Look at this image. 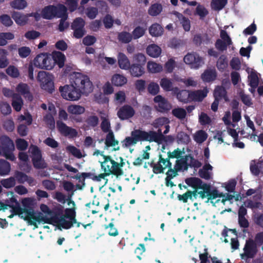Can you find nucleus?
Instances as JSON below:
<instances>
[{"mask_svg":"<svg viewBox=\"0 0 263 263\" xmlns=\"http://www.w3.org/2000/svg\"><path fill=\"white\" fill-rule=\"evenodd\" d=\"M93 87L89 78L81 73L71 76L70 84L60 86L59 91L62 97L69 101H77L82 94L88 95L93 91Z\"/></svg>","mask_w":263,"mask_h":263,"instance_id":"f257e3e1","label":"nucleus"},{"mask_svg":"<svg viewBox=\"0 0 263 263\" xmlns=\"http://www.w3.org/2000/svg\"><path fill=\"white\" fill-rule=\"evenodd\" d=\"M9 207L12 208V212L14 215H20L23 213H25L27 214V217L24 218L25 220H27L28 218L32 219L33 220V221H29V222L31 225H33L36 227V223L35 222L36 221H37L39 222L41 221H43L44 223H51V219L41 216V213H40L39 215L36 216L35 215L34 212L32 208H30V209H27L26 208L23 209L20 206L19 204H17L15 206L9 204Z\"/></svg>","mask_w":263,"mask_h":263,"instance_id":"f03ea898","label":"nucleus"},{"mask_svg":"<svg viewBox=\"0 0 263 263\" xmlns=\"http://www.w3.org/2000/svg\"><path fill=\"white\" fill-rule=\"evenodd\" d=\"M14 149V144L13 141L7 136H1L0 155H2L6 159L13 161L15 157L13 153Z\"/></svg>","mask_w":263,"mask_h":263,"instance_id":"7ed1b4c3","label":"nucleus"},{"mask_svg":"<svg viewBox=\"0 0 263 263\" xmlns=\"http://www.w3.org/2000/svg\"><path fill=\"white\" fill-rule=\"evenodd\" d=\"M134 63L130 65L129 68L133 77H140L145 72L144 66L146 59L144 54L139 53L134 57Z\"/></svg>","mask_w":263,"mask_h":263,"instance_id":"20e7f679","label":"nucleus"},{"mask_svg":"<svg viewBox=\"0 0 263 263\" xmlns=\"http://www.w3.org/2000/svg\"><path fill=\"white\" fill-rule=\"evenodd\" d=\"M36 79L40 83L42 89L50 93L54 91V76L52 74L45 71H40L37 74Z\"/></svg>","mask_w":263,"mask_h":263,"instance_id":"39448f33","label":"nucleus"},{"mask_svg":"<svg viewBox=\"0 0 263 263\" xmlns=\"http://www.w3.org/2000/svg\"><path fill=\"white\" fill-rule=\"evenodd\" d=\"M29 152L31 155L32 164L35 168L43 169L47 167V163L42 157L41 150L37 146L31 144Z\"/></svg>","mask_w":263,"mask_h":263,"instance_id":"423d86ee","label":"nucleus"},{"mask_svg":"<svg viewBox=\"0 0 263 263\" xmlns=\"http://www.w3.org/2000/svg\"><path fill=\"white\" fill-rule=\"evenodd\" d=\"M67 8L63 5L57 6H48L42 11V16H67Z\"/></svg>","mask_w":263,"mask_h":263,"instance_id":"0eeeda50","label":"nucleus"},{"mask_svg":"<svg viewBox=\"0 0 263 263\" xmlns=\"http://www.w3.org/2000/svg\"><path fill=\"white\" fill-rule=\"evenodd\" d=\"M85 22L82 17H76L71 24L73 30V36L77 39H81L86 34Z\"/></svg>","mask_w":263,"mask_h":263,"instance_id":"6e6552de","label":"nucleus"},{"mask_svg":"<svg viewBox=\"0 0 263 263\" xmlns=\"http://www.w3.org/2000/svg\"><path fill=\"white\" fill-rule=\"evenodd\" d=\"M101 156L105 159V162H109L110 164L112 165V169L111 170L114 175L118 177L123 174V171L122 167L124 166L125 162L122 157H120V161L118 163L112 159L110 156H106L104 154H101Z\"/></svg>","mask_w":263,"mask_h":263,"instance_id":"1a4fd4ad","label":"nucleus"},{"mask_svg":"<svg viewBox=\"0 0 263 263\" xmlns=\"http://www.w3.org/2000/svg\"><path fill=\"white\" fill-rule=\"evenodd\" d=\"M57 128L60 133L65 137L74 138L78 136V133L76 129L68 126L61 121L58 120L57 121Z\"/></svg>","mask_w":263,"mask_h":263,"instance_id":"9d476101","label":"nucleus"},{"mask_svg":"<svg viewBox=\"0 0 263 263\" xmlns=\"http://www.w3.org/2000/svg\"><path fill=\"white\" fill-rule=\"evenodd\" d=\"M185 64L190 65L192 68L195 69L199 68L203 64V60L201 57L196 53H189L183 58Z\"/></svg>","mask_w":263,"mask_h":263,"instance_id":"9b49d317","label":"nucleus"},{"mask_svg":"<svg viewBox=\"0 0 263 263\" xmlns=\"http://www.w3.org/2000/svg\"><path fill=\"white\" fill-rule=\"evenodd\" d=\"M154 101L157 104L156 106L157 110L161 112H166L171 108V105L168 101L161 95L156 96Z\"/></svg>","mask_w":263,"mask_h":263,"instance_id":"f8f14e48","label":"nucleus"},{"mask_svg":"<svg viewBox=\"0 0 263 263\" xmlns=\"http://www.w3.org/2000/svg\"><path fill=\"white\" fill-rule=\"evenodd\" d=\"M135 114L133 107L129 105H124L120 108L117 112L119 118L121 120H125L132 118Z\"/></svg>","mask_w":263,"mask_h":263,"instance_id":"ddd939ff","label":"nucleus"},{"mask_svg":"<svg viewBox=\"0 0 263 263\" xmlns=\"http://www.w3.org/2000/svg\"><path fill=\"white\" fill-rule=\"evenodd\" d=\"M243 250L244 255L248 258H253L257 252L256 245L252 239L246 241Z\"/></svg>","mask_w":263,"mask_h":263,"instance_id":"4468645a","label":"nucleus"},{"mask_svg":"<svg viewBox=\"0 0 263 263\" xmlns=\"http://www.w3.org/2000/svg\"><path fill=\"white\" fill-rule=\"evenodd\" d=\"M149 135V131L147 132L139 129H134L131 132V136L134 137L136 143L139 141H149L151 142Z\"/></svg>","mask_w":263,"mask_h":263,"instance_id":"2eb2a0df","label":"nucleus"},{"mask_svg":"<svg viewBox=\"0 0 263 263\" xmlns=\"http://www.w3.org/2000/svg\"><path fill=\"white\" fill-rule=\"evenodd\" d=\"M214 99L219 101H224L227 102L229 101L227 95V91L222 86H217L215 87L213 92Z\"/></svg>","mask_w":263,"mask_h":263,"instance_id":"dca6fc26","label":"nucleus"},{"mask_svg":"<svg viewBox=\"0 0 263 263\" xmlns=\"http://www.w3.org/2000/svg\"><path fill=\"white\" fill-rule=\"evenodd\" d=\"M208 90L206 87L203 89L191 91V101H202L206 96Z\"/></svg>","mask_w":263,"mask_h":263,"instance_id":"f3484780","label":"nucleus"},{"mask_svg":"<svg viewBox=\"0 0 263 263\" xmlns=\"http://www.w3.org/2000/svg\"><path fill=\"white\" fill-rule=\"evenodd\" d=\"M217 72L215 69H207L201 75V79L205 83L214 81L217 77Z\"/></svg>","mask_w":263,"mask_h":263,"instance_id":"a211bd4d","label":"nucleus"},{"mask_svg":"<svg viewBox=\"0 0 263 263\" xmlns=\"http://www.w3.org/2000/svg\"><path fill=\"white\" fill-rule=\"evenodd\" d=\"M48 54L47 53H41L36 56L33 60V64L35 67L40 69L45 67V63L47 60Z\"/></svg>","mask_w":263,"mask_h":263,"instance_id":"6ab92c4d","label":"nucleus"},{"mask_svg":"<svg viewBox=\"0 0 263 263\" xmlns=\"http://www.w3.org/2000/svg\"><path fill=\"white\" fill-rule=\"evenodd\" d=\"M118 63L119 67L124 70H128L130 68V62L127 56L121 52L118 55Z\"/></svg>","mask_w":263,"mask_h":263,"instance_id":"aec40b11","label":"nucleus"},{"mask_svg":"<svg viewBox=\"0 0 263 263\" xmlns=\"http://www.w3.org/2000/svg\"><path fill=\"white\" fill-rule=\"evenodd\" d=\"M105 163H106V162H105V159H104V161L101 162V166L104 173L98 175H95V176L93 177V180L100 181L101 179H104L105 177L108 176L111 174L113 175L112 172L110 169H109L108 166H107V167L105 166Z\"/></svg>","mask_w":263,"mask_h":263,"instance_id":"412c9836","label":"nucleus"},{"mask_svg":"<svg viewBox=\"0 0 263 263\" xmlns=\"http://www.w3.org/2000/svg\"><path fill=\"white\" fill-rule=\"evenodd\" d=\"M149 134L151 142L160 143L165 140V136L160 128H159L157 132L150 130Z\"/></svg>","mask_w":263,"mask_h":263,"instance_id":"4be33fe9","label":"nucleus"},{"mask_svg":"<svg viewBox=\"0 0 263 263\" xmlns=\"http://www.w3.org/2000/svg\"><path fill=\"white\" fill-rule=\"evenodd\" d=\"M16 90L24 97L27 98L29 101L32 100V96L30 92L29 87L25 83H20L16 87Z\"/></svg>","mask_w":263,"mask_h":263,"instance_id":"5701e85b","label":"nucleus"},{"mask_svg":"<svg viewBox=\"0 0 263 263\" xmlns=\"http://www.w3.org/2000/svg\"><path fill=\"white\" fill-rule=\"evenodd\" d=\"M147 54L151 57L157 58L161 53V49L155 44H151L146 48Z\"/></svg>","mask_w":263,"mask_h":263,"instance_id":"b1692460","label":"nucleus"},{"mask_svg":"<svg viewBox=\"0 0 263 263\" xmlns=\"http://www.w3.org/2000/svg\"><path fill=\"white\" fill-rule=\"evenodd\" d=\"M111 81L115 86H122L127 83V79L123 75L115 74L112 76Z\"/></svg>","mask_w":263,"mask_h":263,"instance_id":"393cba45","label":"nucleus"},{"mask_svg":"<svg viewBox=\"0 0 263 263\" xmlns=\"http://www.w3.org/2000/svg\"><path fill=\"white\" fill-rule=\"evenodd\" d=\"M191 91L187 90H180L177 93V99L183 103H188L191 102Z\"/></svg>","mask_w":263,"mask_h":263,"instance_id":"a878e982","label":"nucleus"},{"mask_svg":"<svg viewBox=\"0 0 263 263\" xmlns=\"http://www.w3.org/2000/svg\"><path fill=\"white\" fill-rule=\"evenodd\" d=\"M11 170V165L7 161L0 159V176H6L9 174Z\"/></svg>","mask_w":263,"mask_h":263,"instance_id":"bb28decb","label":"nucleus"},{"mask_svg":"<svg viewBox=\"0 0 263 263\" xmlns=\"http://www.w3.org/2000/svg\"><path fill=\"white\" fill-rule=\"evenodd\" d=\"M52 58L59 68H62L64 66L66 58L63 53L60 51L55 52Z\"/></svg>","mask_w":263,"mask_h":263,"instance_id":"cd10ccee","label":"nucleus"},{"mask_svg":"<svg viewBox=\"0 0 263 263\" xmlns=\"http://www.w3.org/2000/svg\"><path fill=\"white\" fill-rule=\"evenodd\" d=\"M55 222H58L59 227H62L64 229H69L72 227V223L70 220H66L64 217H61L58 218L57 217H53L51 219Z\"/></svg>","mask_w":263,"mask_h":263,"instance_id":"c85d7f7f","label":"nucleus"},{"mask_svg":"<svg viewBox=\"0 0 263 263\" xmlns=\"http://www.w3.org/2000/svg\"><path fill=\"white\" fill-rule=\"evenodd\" d=\"M147 68L148 72L155 73L161 72L163 69V67L161 64L149 61L147 64Z\"/></svg>","mask_w":263,"mask_h":263,"instance_id":"c756f323","label":"nucleus"},{"mask_svg":"<svg viewBox=\"0 0 263 263\" xmlns=\"http://www.w3.org/2000/svg\"><path fill=\"white\" fill-rule=\"evenodd\" d=\"M84 107L79 105H70L67 107V111L71 115H81L85 112Z\"/></svg>","mask_w":263,"mask_h":263,"instance_id":"7c9ffc66","label":"nucleus"},{"mask_svg":"<svg viewBox=\"0 0 263 263\" xmlns=\"http://www.w3.org/2000/svg\"><path fill=\"white\" fill-rule=\"evenodd\" d=\"M163 32V28L158 24H153L149 28V34L153 36H161Z\"/></svg>","mask_w":263,"mask_h":263,"instance_id":"2f4dec72","label":"nucleus"},{"mask_svg":"<svg viewBox=\"0 0 263 263\" xmlns=\"http://www.w3.org/2000/svg\"><path fill=\"white\" fill-rule=\"evenodd\" d=\"M185 183L194 189H198L200 185L202 183V180L197 177L187 178L185 180Z\"/></svg>","mask_w":263,"mask_h":263,"instance_id":"473e14b6","label":"nucleus"},{"mask_svg":"<svg viewBox=\"0 0 263 263\" xmlns=\"http://www.w3.org/2000/svg\"><path fill=\"white\" fill-rule=\"evenodd\" d=\"M188 167L189 165H187V160L185 156L181 158L180 159H177L176 161L174 168L176 169L178 172L182 169L184 170H187Z\"/></svg>","mask_w":263,"mask_h":263,"instance_id":"72a5a7b5","label":"nucleus"},{"mask_svg":"<svg viewBox=\"0 0 263 263\" xmlns=\"http://www.w3.org/2000/svg\"><path fill=\"white\" fill-rule=\"evenodd\" d=\"M160 85L162 89L165 91L173 90V83L171 79L167 78H163L160 81Z\"/></svg>","mask_w":263,"mask_h":263,"instance_id":"f704fd0d","label":"nucleus"},{"mask_svg":"<svg viewBox=\"0 0 263 263\" xmlns=\"http://www.w3.org/2000/svg\"><path fill=\"white\" fill-rule=\"evenodd\" d=\"M22 104L23 100L21 97L17 94H14L13 95V101L12 102V106L13 108L16 111H19L22 108Z\"/></svg>","mask_w":263,"mask_h":263,"instance_id":"c9c22d12","label":"nucleus"},{"mask_svg":"<svg viewBox=\"0 0 263 263\" xmlns=\"http://www.w3.org/2000/svg\"><path fill=\"white\" fill-rule=\"evenodd\" d=\"M118 140H115L112 131H110L106 135L105 144L106 147L115 146L118 144Z\"/></svg>","mask_w":263,"mask_h":263,"instance_id":"e433bc0d","label":"nucleus"},{"mask_svg":"<svg viewBox=\"0 0 263 263\" xmlns=\"http://www.w3.org/2000/svg\"><path fill=\"white\" fill-rule=\"evenodd\" d=\"M118 39L120 42L125 44L129 43L133 39L132 34L126 31L119 33Z\"/></svg>","mask_w":263,"mask_h":263,"instance_id":"4c0bfd02","label":"nucleus"},{"mask_svg":"<svg viewBox=\"0 0 263 263\" xmlns=\"http://www.w3.org/2000/svg\"><path fill=\"white\" fill-rule=\"evenodd\" d=\"M207 138V133L203 130L197 131L194 136V140L199 144L203 143L206 140Z\"/></svg>","mask_w":263,"mask_h":263,"instance_id":"58836bf2","label":"nucleus"},{"mask_svg":"<svg viewBox=\"0 0 263 263\" xmlns=\"http://www.w3.org/2000/svg\"><path fill=\"white\" fill-rule=\"evenodd\" d=\"M185 157L186 158L189 166L194 168H199L201 166L202 163L198 160L195 159L192 155L189 154Z\"/></svg>","mask_w":263,"mask_h":263,"instance_id":"ea45409f","label":"nucleus"},{"mask_svg":"<svg viewBox=\"0 0 263 263\" xmlns=\"http://www.w3.org/2000/svg\"><path fill=\"white\" fill-rule=\"evenodd\" d=\"M162 10V5L160 4L155 3L149 7L148 9V13L152 16H157L160 14Z\"/></svg>","mask_w":263,"mask_h":263,"instance_id":"a19ab883","label":"nucleus"},{"mask_svg":"<svg viewBox=\"0 0 263 263\" xmlns=\"http://www.w3.org/2000/svg\"><path fill=\"white\" fill-rule=\"evenodd\" d=\"M217 68L221 71L224 70L228 66V60L224 55H221L218 59L216 63Z\"/></svg>","mask_w":263,"mask_h":263,"instance_id":"79ce46f5","label":"nucleus"},{"mask_svg":"<svg viewBox=\"0 0 263 263\" xmlns=\"http://www.w3.org/2000/svg\"><path fill=\"white\" fill-rule=\"evenodd\" d=\"M172 113L174 116L180 120L184 119L186 116V110L184 108L181 107L173 109Z\"/></svg>","mask_w":263,"mask_h":263,"instance_id":"37998d69","label":"nucleus"},{"mask_svg":"<svg viewBox=\"0 0 263 263\" xmlns=\"http://www.w3.org/2000/svg\"><path fill=\"white\" fill-rule=\"evenodd\" d=\"M146 29L141 26L136 27L132 32V35L134 40H137L143 36L145 32Z\"/></svg>","mask_w":263,"mask_h":263,"instance_id":"c03bdc74","label":"nucleus"},{"mask_svg":"<svg viewBox=\"0 0 263 263\" xmlns=\"http://www.w3.org/2000/svg\"><path fill=\"white\" fill-rule=\"evenodd\" d=\"M1 184L6 189H10L15 186L16 182L14 177H10L7 179H3L1 181Z\"/></svg>","mask_w":263,"mask_h":263,"instance_id":"a18cd8bd","label":"nucleus"},{"mask_svg":"<svg viewBox=\"0 0 263 263\" xmlns=\"http://www.w3.org/2000/svg\"><path fill=\"white\" fill-rule=\"evenodd\" d=\"M27 3L25 0H14L10 3V6L16 9L21 10L26 7Z\"/></svg>","mask_w":263,"mask_h":263,"instance_id":"49530a36","label":"nucleus"},{"mask_svg":"<svg viewBox=\"0 0 263 263\" xmlns=\"http://www.w3.org/2000/svg\"><path fill=\"white\" fill-rule=\"evenodd\" d=\"M85 122L89 127L94 128L98 125L99 120L97 116H90L87 118Z\"/></svg>","mask_w":263,"mask_h":263,"instance_id":"de8ad7c7","label":"nucleus"},{"mask_svg":"<svg viewBox=\"0 0 263 263\" xmlns=\"http://www.w3.org/2000/svg\"><path fill=\"white\" fill-rule=\"evenodd\" d=\"M227 3V0H212L211 6L213 9L219 10L225 6Z\"/></svg>","mask_w":263,"mask_h":263,"instance_id":"09e8293b","label":"nucleus"},{"mask_svg":"<svg viewBox=\"0 0 263 263\" xmlns=\"http://www.w3.org/2000/svg\"><path fill=\"white\" fill-rule=\"evenodd\" d=\"M206 195L208 197V200L206 201V203L209 202L210 200L214 199L217 197H223L224 196V194L223 193H219V191L216 189L211 190Z\"/></svg>","mask_w":263,"mask_h":263,"instance_id":"8fccbe9b","label":"nucleus"},{"mask_svg":"<svg viewBox=\"0 0 263 263\" xmlns=\"http://www.w3.org/2000/svg\"><path fill=\"white\" fill-rule=\"evenodd\" d=\"M15 144L16 148L21 151H25L28 146V142L24 139H17L15 141Z\"/></svg>","mask_w":263,"mask_h":263,"instance_id":"3c124183","label":"nucleus"},{"mask_svg":"<svg viewBox=\"0 0 263 263\" xmlns=\"http://www.w3.org/2000/svg\"><path fill=\"white\" fill-rule=\"evenodd\" d=\"M147 91L152 95H156L160 90L159 85L154 82H151L147 86Z\"/></svg>","mask_w":263,"mask_h":263,"instance_id":"603ef678","label":"nucleus"},{"mask_svg":"<svg viewBox=\"0 0 263 263\" xmlns=\"http://www.w3.org/2000/svg\"><path fill=\"white\" fill-rule=\"evenodd\" d=\"M164 67L166 73H172L176 67V62L174 59L171 58L165 63Z\"/></svg>","mask_w":263,"mask_h":263,"instance_id":"864d4df0","label":"nucleus"},{"mask_svg":"<svg viewBox=\"0 0 263 263\" xmlns=\"http://www.w3.org/2000/svg\"><path fill=\"white\" fill-rule=\"evenodd\" d=\"M6 71L8 75L14 78H16L20 76L19 70L13 65H10Z\"/></svg>","mask_w":263,"mask_h":263,"instance_id":"5fc2aeb1","label":"nucleus"},{"mask_svg":"<svg viewBox=\"0 0 263 263\" xmlns=\"http://www.w3.org/2000/svg\"><path fill=\"white\" fill-rule=\"evenodd\" d=\"M27 176L28 175L25 173L18 171H16L14 175V178H15L17 182L20 184H23L26 182Z\"/></svg>","mask_w":263,"mask_h":263,"instance_id":"6e6d98bb","label":"nucleus"},{"mask_svg":"<svg viewBox=\"0 0 263 263\" xmlns=\"http://www.w3.org/2000/svg\"><path fill=\"white\" fill-rule=\"evenodd\" d=\"M95 176V174L91 173H82V185H80V184H77L76 186V188L78 190H82L83 187L85 186V180L86 178H91L92 180H93V177Z\"/></svg>","mask_w":263,"mask_h":263,"instance_id":"4d7b16f0","label":"nucleus"},{"mask_svg":"<svg viewBox=\"0 0 263 263\" xmlns=\"http://www.w3.org/2000/svg\"><path fill=\"white\" fill-rule=\"evenodd\" d=\"M44 121L50 129L55 127V121L53 116L51 114H48L44 117Z\"/></svg>","mask_w":263,"mask_h":263,"instance_id":"13d9d810","label":"nucleus"},{"mask_svg":"<svg viewBox=\"0 0 263 263\" xmlns=\"http://www.w3.org/2000/svg\"><path fill=\"white\" fill-rule=\"evenodd\" d=\"M230 45L221 39H217L215 44V48L220 51L226 50L228 46Z\"/></svg>","mask_w":263,"mask_h":263,"instance_id":"bf43d9fd","label":"nucleus"},{"mask_svg":"<svg viewBox=\"0 0 263 263\" xmlns=\"http://www.w3.org/2000/svg\"><path fill=\"white\" fill-rule=\"evenodd\" d=\"M169 123L168 118L166 117H160L155 120L153 125L155 128H158Z\"/></svg>","mask_w":263,"mask_h":263,"instance_id":"052dcab7","label":"nucleus"},{"mask_svg":"<svg viewBox=\"0 0 263 263\" xmlns=\"http://www.w3.org/2000/svg\"><path fill=\"white\" fill-rule=\"evenodd\" d=\"M0 111L3 115H8L11 112V107L8 103L2 102L0 103Z\"/></svg>","mask_w":263,"mask_h":263,"instance_id":"680f3d73","label":"nucleus"},{"mask_svg":"<svg viewBox=\"0 0 263 263\" xmlns=\"http://www.w3.org/2000/svg\"><path fill=\"white\" fill-rule=\"evenodd\" d=\"M184 153L183 149L181 151L179 148L175 149L173 152H171L170 151L167 153V156L169 158L173 159L176 158L178 159L179 158H181V155Z\"/></svg>","mask_w":263,"mask_h":263,"instance_id":"e2e57ef3","label":"nucleus"},{"mask_svg":"<svg viewBox=\"0 0 263 263\" xmlns=\"http://www.w3.org/2000/svg\"><path fill=\"white\" fill-rule=\"evenodd\" d=\"M149 165L153 168V172L155 174H161L164 173V168L161 164L155 163L153 161L149 163Z\"/></svg>","mask_w":263,"mask_h":263,"instance_id":"0e129e2a","label":"nucleus"},{"mask_svg":"<svg viewBox=\"0 0 263 263\" xmlns=\"http://www.w3.org/2000/svg\"><path fill=\"white\" fill-rule=\"evenodd\" d=\"M19 56L22 58H26L31 53V49L29 47L23 46L18 49Z\"/></svg>","mask_w":263,"mask_h":263,"instance_id":"69168bd1","label":"nucleus"},{"mask_svg":"<svg viewBox=\"0 0 263 263\" xmlns=\"http://www.w3.org/2000/svg\"><path fill=\"white\" fill-rule=\"evenodd\" d=\"M96 41L97 39L95 36L87 35L83 39L82 43L84 45L89 46L94 44Z\"/></svg>","mask_w":263,"mask_h":263,"instance_id":"338daca9","label":"nucleus"},{"mask_svg":"<svg viewBox=\"0 0 263 263\" xmlns=\"http://www.w3.org/2000/svg\"><path fill=\"white\" fill-rule=\"evenodd\" d=\"M254 223L263 229V213H257L253 217Z\"/></svg>","mask_w":263,"mask_h":263,"instance_id":"774afa93","label":"nucleus"}]
</instances>
